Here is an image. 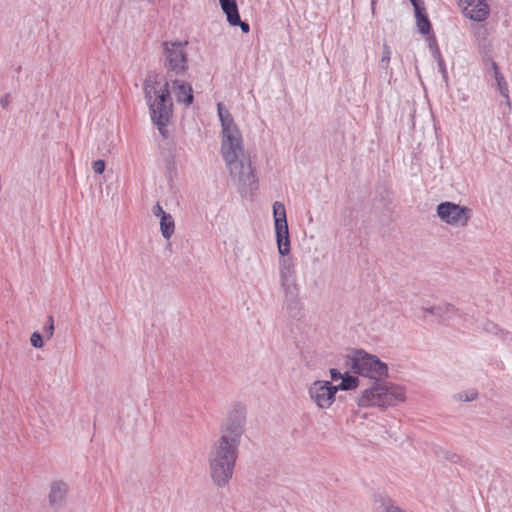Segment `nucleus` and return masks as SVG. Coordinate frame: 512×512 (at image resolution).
<instances>
[{
	"instance_id": "obj_1",
	"label": "nucleus",
	"mask_w": 512,
	"mask_h": 512,
	"mask_svg": "<svg viewBox=\"0 0 512 512\" xmlns=\"http://www.w3.org/2000/svg\"><path fill=\"white\" fill-rule=\"evenodd\" d=\"M222 126L221 154L229 175L238 191L243 194L257 188V177L252 167L251 157L244 148L242 134L232 115L222 103L217 105Z\"/></svg>"
},
{
	"instance_id": "obj_2",
	"label": "nucleus",
	"mask_w": 512,
	"mask_h": 512,
	"mask_svg": "<svg viewBox=\"0 0 512 512\" xmlns=\"http://www.w3.org/2000/svg\"><path fill=\"white\" fill-rule=\"evenodd\" d=\"M146 104L149 108L152 122L159 132L165 136L166 126L173 114V102L170 96V83L162 84L156 73H149L143 83Z\"/></svg>"
},
{
	"instance_id": "obj_3",
	"label": "nucleus",
	"mask_w": 512,
	"mask_h": 512,
	"mask_svg": "<svg viewBox=\"0 0 512 512\" xmlns=\"http://www.w3.org/2000/svg\"><path fill=\"white\" fill-rule=\"evenodd\" d=\"M405 398L403 387L390 382L375 380L370 387L363 390L357 397V405L359 407L387 408L404 402Z\"/></svg>"
},
{
	"instance_id": "obj_4",
	"label": "nucleus",
	"mask_w": 512,
	"mask_h": 512,
	"mask_svg": "<svg viewBox=\"0 0 512 512\" xmlns=\"http://www.w3.org/2000/svg\"><path fill=\"white\" fill-rule=\"evenodd\" d=\"M246 409L241 404L233 405L223 419L220 437L214 445L238 452L241 438L245 432Z\"/></svg>"
},
{
	"instance_id": "obj_5",
	"label": "nucleus",
	"mask_w": 512,
	"mask_h": 512,
	"mask_svg": "<svg viewBox=\"0 0 512 512\" xmlns=\"http://www.w3.org/2000/svg\"><path fill=\"white\" fill-rule=\"evenodd\" d=\"M238 452L212 445L209 452V470L213 483L225 487L232 479Z\"/></svg>"
},
{
	"instance_id": "obj_6",
	"label": "nucleus",
	"mask_w": 512,
	"mask_h": 512,
	"mask_svg": "<svg viewBox=\"0 0 512 512\" xmlns=\"http://www.w3.org/2000/svg\"><path fill=\"white\" fill-rule=\"evenodd\" d=\"M346 365L355 374L379 380L388 375V367L377 356L355 350L347 357Z\"/></svg>"
},
{
	"instance_id": "obj_7",
	"label": "nucleus",
	"mask_w": 512,
	"mask_h": 512,
	"mask_svg": "<svg viewBox=\"0 0 512 512\" xmlns=\"http://www.w3.org/2000/svg\"><path fill=\"white\" fill-rule=\"evenodd\" d=\"M187 41H165L162 43L161 62L168 73L183 75L188 70Z\"/></svg>"
},
{
	"instance_id": "obj_8",
	"label": "nucleus",
	"mask_w": 512,
	"mask_h": 512,
	"mask_svg": "<svg viewBox=\"0 0 512 512\" xmlns=\"http://www.w3.org/2000/svg\"><path fill=\"white\" fill-rule=\"evenodd\" d=\"M436 214L443 223L455 228H464L472 217V210L466 206L445 201L437 205Z\"/></svg>"
},
{
	"instance_id": "obj_9",
	"label": "nucleus",
	"mask_w": 512,
	"mask_h": 512,
	"mask_svg": "<svg viewBox=\"0 0 512 512\" xmlns=\"http://www.w3.org/2000/svg\"><path fill=\"white\" fill-rule=\"evenodd\" d=\"M307 393L318 409L327 410L336 400L337 388L328 380H315L308 386Z\"/></svg>"
},
{
	"instance_id": "obj_10",
	"label": "nucleus",
	"mask_w": 512,
	"mask_h": 512,
	"mask_svg": "<svg viewBox=\"0 0 512 512\" xmlns=\"http://www.w3.org/2000/svg\"><path fill=\"white\" fill-rule=\"evenodd\" d=\"M283 257L279 262L280 285L284 291L285 300L292 303L296 301L299 293L295 265L291 258Z\"/></svg>"
},
{
	"instance_id": "obj_11",
	"label": "nucleus",
	"mask_w": 512,
	"mask_h": 512,
	"mask_svg": "<svg viewBox=\"0 0 512 512\" xmlns=\"http://www.w3.org/2000/svg\"><path fill=\"white\" fill-rule=\"evenodd\" d=\"M413 312L414 316L423 320H427L428 316H432L440 320H448L455 315L456 309L450 303H440L430 307L417 306L413 309Z\"/></svg>"
},
{
	"instance_id": "obj_12",
	"label": "nucleus",
	"mask_w": 512,
	"mask_h": 512,
	"mask_svg": "<svg viewBox=\"0 0 512 512\" xmlns=\"http://www.w3.org/2000/svg\"><path fill=\"white\" fill-rule=\"evenodd\" d=\"M170 83V94L172 93L178 103L189 106L193 103L192 86L179 79L172 80Z\"/></svg>"
},
{
	"instance_id": "obj_13",
	"label": "nucleus",
	"mask_w": 512,
	"mask_h": 512,
	"mask_svg": "<svg viewBox=\"0 0 512 512\" xmlns=\"http://www.w3.org/2000/svg\"><path fill=\"white\" fill-rule=\"evenodd\" d=\"M463 14L473 21H483L489 14L488 2H459Z\"/></svg>"
},
{
	"instance_id": "obj_14",
	"label": "nucleus",
	"mask_w": 512,
	"mask_h": 512,
	"mask_svg": "<svg viewBox=\"0 0 512 512\" xmlns=\"http://www.w3.org/2000/svg\"><path fill=\"white\" fill-rule=\"evenodd\" d=\"M220 4L231 26H239L243 33L250 31L249 24L240 18L237 2H220Z\"/></svg>"
},
{
	"instance_id": "obj_15",
	"label": "nucleus",
	"mask_w": 512,
	"mask_h": 512,
	"mask_svg": "<svg viewBox=\"0 0 512 512\" xmlns=\"http://www.w3.org/2000/svg\"><path fill=\"white\" fill-rule=\"evenodd\" d=\"M68 493V485L63 481L51 483L49 492V504L53 508H60L65 502Z\"/></svg>"
},
{
	"instance_id": "obj_16",
	"label": "nucleus",
	"mask_w": 512,
	"mask_h": 512,
	"mask_svg": "<svg viewBox=\"0 0 512 512\" xmlns=\"http://www.w3.org/2000/svg\"><path fill=\"white\" fill-rule=\"evenodd\" d=\"M276 234V243L278 252L281 256H287L290 253V238L288 223L274 225Z\"/></svg>"
},
{
	"instance_id": "obj_17",
	"label": "nucleus",
	"mask_w": 512,
	"mask_h": 512,
	"mask_svg": "<svg viewBox=\"0 0 512 512\" xmlns=\"http://www.w3.org/2000/svg\"><path fill=\"white\" fill-rule=\"evenodd\" d=\"M411 3L414 7L418 31L423 35L429 34L431 31V24L428 19V14H427L426 8L424 6L425 2H411Z\"/></svg>"
},
{
	"instance_id": "obj_18",
	"label": "nucleus",
	"mask_w": 512,
	"mask_h": 512,
	"mask_svg": "<svg viewBox=\"0 0 512 512\" xmlns=\"http://www.w3.org/2000/svg\"><path fill=\"white\" fill-rule=\"evenodd\" d=\"M492 68L494 71V78L497 84V89L501 96H503L506 99V105L510 108L511 102L509 99V89L508 84L504 78V76L501 74L498 65L496 62H492Z\"/></svg>"
},
{
	"instance_id": "obj_19",
	"label": "nucleus",
	"mask_w": 512,
	"mask_h": 512,
	"mask_svg": "<svg viewBox=\"0 0 512 512\" xmlns=\"http://www.w3.org/2000/svg\"><path fill=\"white\" fill-rule=\"evenodd\" d=\"M160 231L166 240H169L174 234L175 222L171 214L167 213L160 219Z\"/></svg>"
},
{
	"instance_id": "obj_20",
	"label": "nucleus",
	"mask_w": 512,
	"mask_h": 512,
	"mask_svg": "<svg viewBox=\"0 0 512 512\" xmlns=\"http://www.w3.org/2000/svg\"><path fill=\"white\" fill-rule=\"evenodd\" d=\"M358 385H359L358 377L351 376L348 374V372H345L343 378L341 379L340 384L334 385V387L337 388V392H338L339 390H343V391L353 390V389L357 388Z\"/></svg>"
},
{
	"instance_id": "obj_21",
	"label": "nucleus",
	"mask_w": 512,
	"mask_h": 512,
	"mask_svg": "<svg viewBox=\"0 0 512 512\" xmlns=\"http://www.w3.org/2000/svg\"><path fill=\"white\" fill-rule=\"evenodd\" d=\"M273 218L274 225L287 223L285 205L280 201H276L273 204Z\"/></svg>"
},
{
	"instance_id": "obj_22",
	"label": "nucleus",
	"mask_w": 512,
	"mask_h": 512,
	"mask_svg": "<svg viewBox=\"0 0 512 512\" xmlns=\"http://www.w3.org/2000/svg\"><path fill=\"white\" fill-rule=\"evenodd\" d=\"M479 51L482 54L483 61L485 63L489 62L492 65V62H494V61L492 60V56H491V52H492L491 43L489 41H487L486 39H483V41L479 43Z\"/></svg>"
},
{
	"instance_id": "obj_23",
	"label": "nucleus",
	"mask_w": 512,
	"mask_h": 512,
	"mask_svg": "<svg viewBox=\"0 0 512 512\" xmlns=\"http://www.w3.org/2000/svg\"><path fill=\"white\" fill-rule=\"evenodd\" d=\"M478 393L475 389L458 392L454 395V399L462 402H470L477 398Z\"/></svg>"
},
{
	"instance_id": "obj_24",
	"label": "nucleus",
	"mask_w": 512,
	"mask_h": 512,
	"mask_svg": "<svg viewBox=\"0 0 512 512\" xmlns=\"http://www.w3.org/2000/svg\"><path fill=\"white\" fill-rule=\"evenodd\" d=\"M391 58V50L387 44L383 45L382 56L379 65L382 69L387 70L389 68Z\"/></svg>"
},
{
	"instance_id": "obj_25",
	"label": "nucleus",
	"mask_w": 512,
	"mask_h": 512,
	"mask_svg": "<svg viewBox=\"0 0 512 512\" xmlns=\"http://www.w3.org/2000/svg\"><path fill=\"white\" fill-rule=\"evenodd\" d=\"M54 330H55V326H54L53 317L49 316L46 324L43 327V333H44V336L46 337V339L49 340L53 337Z\"/></svg>"
},
{
	"instance_id": "obj_26",
	"label": "nucleus",
	"mask_w": 512,
	"mask_h": 512,
	"mask_svg": "<svg viewBox=\"0 0 512 512\" xmlns=\"http://www.w3.org/2000/svg\"><path fill=\"white\" fill-rule=\"evenodd\" d=\"M30 343L34 348L40 349L44 346L43 336L35 331L31 334Z\"/></svg>"
},
{
	"instance_id": "obj_27",
	"label": "nucleus",
	"mask_w": 512,
	"mask_h": 512,
	"mask_svg": "<svg viewBox=\"0 0 512 512\" xmlns=\"http://www.w3.org/2000/svg\"><path fill=\"white\" fill-rule=\"evenodd\" d=\"M93 171L97 174H102L105 170V162L101 159L96 160L92 164Z\"/></svg>"
},
{
	"instance_id": "obj_28",
	"label": "nucleus",
	"mask_w": 512,
	"mask_h": 512,
	"mask_svg": "<svg viewBox=\"0 0 512 512\" xmlns=\"http://www.w3.org/2000/svg\"><path fill=\"white\" fill-rule=\"evenodd\" d=\"M152 213L156 216V217H160V219L163 217V215H166L167 213L163 210L162 206L157 203L156 205L153 206L152 208Z\"/></svg>"
},
{
	"instance_id": "obj_29",
	"label": "nucleus",
	"mask_w": 512,
	"mask_h": 512,
	"mask_svg": "<svg viewBox=\"0 0 512 512\" xmlns=\"http://www.w3.org/2000/svg\"><path fill=\"white\" fill-rule=\"evenodd\" d=\"M330 377L333 381H337L339 379H342L343 376H344V373H341L338 369L336 368H331L330 371Z\"/></svg>"
},
{
	"instance_id": "obj_30",
	"label": "nucleus",
	"mask_w": 512,
	"mask_h": 512,
	"mask_svg": "<svg viewBox=\"0 0 512 512\" xmlns=\"http://www.w3.org/2000/svg\"><path fill=\"white\" fill-rule=\"evenodd\" d=\"M383 512H404V511L395 505L387 504V505H384Z\"/></svg>"
},
{
	"instance_id": "obj_31",
	"label": "nucleus",
	"mask_w": 512,
	"mask_h": 512,
	"mask_svg": "<svg viewBox=\"0 0 512 512\" xmlns=\"http://www.w3.org/2000/svg\"><path fill=\"white\" fill-rule=\"evenodd\" d=\"M9 102H10V95L9 94H6L0 100V104L2 105L3 108H6L9 105Z\"/></svg>"
},
{
	"instance_id": "obj_32",
	"label": "nucleus",
	"mask_w": 512,
	"mask_h": 512,
	"mask_svg": "<svg viewBox=\"0 0 512 512\" xmlns=\"http://www.w3.org/2000/svg\"><path fill=\"white\" fill-rule=\"evenodd\" d=\"M485 329L489 332L496 333L498 330V327L496 325H494L493 323H488V324H486Z\"/></svg>"
},
{
	"instance_id": "obj_33",
	"label": "nucleus",
	"mask_w": 512,
	"mask_h": 512,
	"mask_svg": "<svg viewBox=\"0 0 512 512\" xmlns=\"http://www.w3.org/2000/svg\"><path fill=\"white\" fill-rule=\"evenodd\" d=\"M439 67L443 73L446 72L445 65L442 59L439 60Z\"/></svg>"
},
{
	"instance_id": "obj_34",
	"label": "nucleus",
	"mask_w": 512,
	"mask_h": 512,
	"mask_svg": "<svg viewBox=\"0 0 512 512\" xmlns=\"http://www.w3.org/2000/svg\"><path fill=\"white\" fill-rule=\"evenodd\" d=\"M392 79V72H390V75H389V82L391 81Z\"/></svg>"
}]
</instances>
